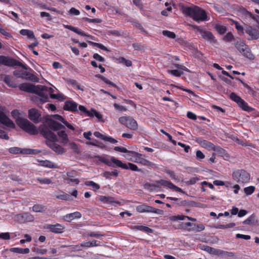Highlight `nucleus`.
I'll return each mask as SVG.
<instances>
[{
    "label": "nucleus",
    "mask_w": 259,
    "mask_h": 259,
    "mask_svg": "<svg viewBox=\"0 0 259 259\" xmlns=\"http://www.w3.org/2000/svg\"><path fill=\"white\" fill-rule=\"evenodd\" d=\"M38 131L47 140V145L54 152L58 154H62L65 152L64 149L61 146L55 143V142L58 141L57 136L51 131H50L45 124L40 125Z\"/></svg>",
    "instance_id": "f257e3e1"
},
{
    "label": "nucleus",
    "mask_w": 259,
    "mask_h": 259,
    "mask_svg": "<svg viewBox=\"0 0 259 259\" xmlns=\"http://www.w3.org/2000/svg\"><path fill=\"white\" fill-rule=\"evenodd\" d=\"M13 117L16 119L18 126L24 131L32 135H36L38 134L37 127L28 119L20 117L18 110H14L11 112Z\"/></svg>",
    "instance_id": "f03ea898"
},
{
    "label": "nucleus",
    "mask_w": 259,
    "mask_h": 259,
    "mask_svg": "<svg viewBox=\"0 0 259 259\" xmlns=\"http://www.w3.org/2000/svg\"><path fill=\"white\" fill-rule=\"evenodd\" d=\"M183 13L198 22L207 20L206 12L197 6L185 8L183 9Z\"/></svg>",
    "instance_id": "7ed1b4c3"
},
{
    "label": "nucleus",
    "mask_w": 259,
    "mask_h": 259,
    "mask_svg": "<svg viewBox=\"0 0 259 259\" xmlns=\"http://www.w3.org/2000/svg\"><path fill=\"white\" fill-rule=\"evenodd\" d=\"M131 153L133 157V158H128L126 157L127 160L133 161L136 163L141 164L142 165L147 166L152 168H157V166L156 164L142 157V156L145 157V155H143L142 154L139 153L135 151L131 152Z\"/></svg>",
    "instance_id": "20e7f679"
},
{
    "label": "nucleus",
    "mask_w": 259,
    "mask_h": 259,
    "mask_svg": "<svg viewBox=\"0 0 259 259\" xmlns=\"http://www.w3.org/2000/svg\"><path fill=\"white\" fill-rule=\"evenodd\" d=\"M233 179L238 183H247L250 179V174L244 169H238L232 174Z\"/></svg>",
    "instance_id": "39448f33"
},
{
    "label": "nucleus",
    "mask_w": 259,
    "mask_h": 259,
    "mask_svg": "<svg viewBox=\"0 0 259 259\" xmlns=\"http://www.w3.org/2000/svg\"><path fill=\"white\" fill-rule=\"evenodd\" d=\"M111 160L117 167L124 169H130L132 171L144 172L142 169L139 168L136 164L132 163H123L121 160L116 159L115 157H112Z\"/></svg>",
    "instance_id": "423d86ee"
},
{
    "label": "nucleus",
    "mask_w": 259,
    "mask_h": 259,
    "mask_svg": "<svg viewBox=\"0 0 259 259\" xmlns=\"http://www.w3.org/2000/svg\"><path fill=\"white\" fill-rule=\"evenodd\" d=\"M0 64L9 67L18 66L22 67L24 69H28V67L25 65L23 64L18 60L4 56H0Z\"/></svg>",
    "instance_id": "0eeeda50"
},
{
    "label": "nucleus",
    "mask_w": 259,
    "mask_h": 259,
    "mask_svg": "<svg viewBox=\"0 0 259 259\" xmlns=\"http://www.w3.org/2000/svg\"><path fill=\"white\" fill-rule=\"evenodd\" d=\"M119 122L131 130L136 131L138 129V123L132 117L122 116L119 118Z\"/></svg>",
    "instance_id": "6e6552de"
},
{
    "label": "nucleus",
    "mask_w": 259,
    "mask_h": 259,
    "mask_svg": "<svg viewBox=\"0 0 259 259\" xmlns=\"http://www.w3.org/2000/svg\"><path fill=\"white\" fill-rule=\"evenodd\" d=\"M193 27L199 32L203 38L205 40L209 41L210 42L215 43L217 42V40L214 38V36L211 32L202 29L198 26L194 25Z\"/></svg>",
    "instance_id": "1a4fd4ad"
},
{
    "label": "nucleus",
    "mask_w": 259,
    "mask_h": 259,
    "mask_svg": "<svg viewBox=\"0 0 259 259\" xmlns=\"http://www.w3.org/2000/svg\"><path fill=\"white\" fill-rule=\"evenodd\" d=\"M136 210L140 213L153 212L159 214H162L163 212L161 209L155 208L145 204L137 206L136 207Z\"/></svg>",
    "instance_id": "9d476101"
},
{
    "label": "nucleus",
    "mask_w": 259,
    "mask_h": 259,
    "mask_svg": "<svg viewBox=\"0 0 259 259\" xmlns=\"http://www.w3.org/2000/svg\"><path fill=\"white\" fill-rule=\"evenodd\" d=\"M201 249L212 255H222L225 254H227L229 256H234V253L232 252L227 251L225 252L223 250L215 249L214 248L211 247L207 245H202L201 247Z\"/></svg>",
    "instance_id": "9b49d317"
},
{
    "label": "nucleus",
    "mask_w": 259,
    "mask_h": 259,
    "mask_svg": "<svg viewBox=\"0 0 259 259\" xmlns=\"http://www.w3.org/2000/svg\"><path fill=\"white\" fill-rule=\"evenodd\" d=\"M9 151L10 153L14 154H36L38 153V152H37V150L31 149L28 148L21 149L17 147L10 148L9 149Z\"/></svg>",
    "instance_id": "f8f14e48"
},
{
    "label": "nucleus",
    "mask_w": 259,
    "mask_h": 259,
    "mask_svg": "<svg viewBox=\"0 0 259 259\" xmlns=\"http://www.w3.org/2000/svg\"><path fill=\"white\" fill-rule=\"evenodd\" d=\"M15 220L19 223H25L28 222H33L34 217L29 212L19 213L15 215Z\"/></svg>",
    "instance_id": "ddd939ff"
},
{
    "label": "nucleus",
    "mask_w": 259,
    "mask_h": 259,
    "mask_svg": "<svg viewBox=\"0 0 259 259\" xmlns=\"http://www.w3.org/2000/svg\"><path fill=\"white\" fill-rule=\"evenodd\" d=\"M155 183L157 184H159L161 186L167 187L176 192H179L183 194H186L185 191H184L180 188L173 184L170 181L161 179L160 180L156 181Z\"/></svg>",
    "instance_id": "4468645a"
},
{
    "label": "nucleus",
    "mask_w": 259,
    "mask_h": 259,
    "mask_svg": "<svg viewBox=\"0 0 259 259\" xmlns=\"http://www.w3.org/2000/svg\"><path fill=\"white\" fill-rule=\"evenodd\" d=\"M46 121L48 122V125L45 124L49 129L52 130L54 131H57L61 129H65L64 126L59 122L55 121L54 120L47 117L46 118Z\"/></svg>",
    "instance_id": "2eb2a0df"
},
{
    "label": "nucleus",
    "mask_w": 259,
    "mask_h": 259,
    "mask_svg": "<svg viewBox=\"0 0 259 259\" xmlns=\"http://www.w3.org/2000/svg\"><path fill=\"white\" fill-rule=\"evenodd\" d=\"M167 199H169L170 200L175 201V202H173L174 205H176L178 206H197V203L192 201H187V200H183L181 201L180 199L172 197H167L166 198Z\"/></svg>",
    "instance_id": "dca6fc26"
},
{
    "label": "nucleus",
    "mask_w": 259,
    "mask_h": 259,
    "mask_svg": "<svg viewBox=\"0 0 259 259\" xmlns=\"http://www.w3.org/2000/svg\"><path fill=\"white\" fill-rule=\"evenodd\" d=\"M47 88L45 86L37 85L34 94H37L40 97V101L42 103H45L49 101L48 94L45 92Z\"/></svg>",
    "instance_id": "f3484780"
},
{
    "label": "nucleus",
    "mask_w": 259,
    "mask_h": 259,
    "mask_svg": "<svg viewBox=\"0 0 259 259\" xmlns=\"http://www.w3.org/2000/svg\"><path fill=\"white\" fill-rule=\"evenodd\" d=\"M28 118L34 123L40 122L41 114L38 110L35 108H31L28 110Z\"/></svg>",
    "instance_id": "a211bd4d"
},
{
    "label": "nucleus",
    "mask_w": 259,
    "mask_h": 259,
    "mask_svg": "<svg viewBox=\"0 0 259 259\" xmlns=\"http://www.w3.org/2000/svg\"><path fill=\"white\" fill-rule=\"evenodd\" d=\"M245 32L248 34L252 39H257L259 38V28H253L252 26L245 25Z\"/></svg>",
    "instance_id": "6ab92c4d"
},
{
    "label": "nucleus",
    "mask_w": 259,
    "mask_h": 259,
    "mask_svg": "<svg viewBox=\"0 0 259 259\" xmlns=\"http://www.w3.org/2000/svg\"><path fill=\"white\" fill-rule=\"evenodd\" d=\"M0 123L10 128L15 127L14 122L2 111H0Z\"/></svg>",
    "instance_id": "aec40b11"
},
{
    "label": "nucleus",
    "mask_w": 259,
    "mask_h": 259,
    "mask_svg": "<svg viewBox=\"0 0 259 259\" xmlns=\"http://www.w3.org/2000/svg\"><path fill=\"white\" fill-rule=\"evenodd\" d=\"M77 107L78 104L76 102L72 100H67L65 102L63 108L65 111L75 112L77 111Z\"/></svg>",
    "instance_id": "412c9836"
},
{
    "label": "nucleus",
    "mask_w": 259,
    "mask_h": 259,
    "mask_svg": "<svg viewBox=\"0 0 259 259\" xmlns=\"http://www.w3.org/2000/svg\"><path fill=\"white\" fill-rule=\"evenodd\" d=\"M195 141L202 147L208 150H213L215 145L208 141L203 140L201 138H196Z\"/></svg>",
    "instance_id": "4be33fe9"
},
{
    "label": "nucleus",
    "mask_w": 259,
    "mask_h": 259,
    "mask_svg": "<svg viewBox=\"0 0 259 259\" xmlns=\"http://www.w3.org/2000/svg\"><path fill=\"white\" fill-rule=\"evenodd\" d=\"M46 228L49 230L51 232L60 234L63 232V230L65 228L60 224H56L55 225H48Z\"/></svg>",
    "instance_id": "5701e85b"
},
{
    "label": "nucleus",
    "mask_w": 259,
    "mask_h": 259,
    "mask_svg": "<svg viewBox=\"0 0 259 259\" xmlns=\"http://www.w3.org/2000/svg\"><path fill=\"white\" fill-rule=\"evenodd\" d=\"M37 86L34 84L23 83L19 85V89L21 91L26 92L30 93H34L36 92Z\"/></svg>",
    "instance_id": "b1692460"
},
{
    "label": "nucleus",
    "mask_w": 259,
    "mask_h": 259,
    "mask_svg": "<svg viewBox=\"0 0 259 259\" xmlns=\"http://www.w3.org/2000/svg\"><path fill=\"white\" fill-rule=\"evenodd\" d=\"M64 27L66 29H68L71 30V31H72L73 32H74L80 35L83 36H87L92 39L95 40L94 36L85 33V32L82 31L81 30H79V29H78L76 27H73L71 25H64Z\"/></svg>",
    "instance_id": "393cba45"
},
{
    "label": "nucleus",
    "mask_w": 259,
    "mask_h": 259,
    "mask_svg": "<svg viewBox=\"0 0 259 259\" xmlns=\"http://www.w3.org/2000/svg\"><path fill=\"white\" fill-rule=\"evenodd\" d=\"M99 200L104 203L106 204H113L115 203L120 204V202L118 201L115 200L114 198L109 196H100Z\"/></svg>",
    "instance_id": "a878e982"
},
{
    "label": "nucleus",
    "mask_w": 259,
    "mask_h": 259,
    "mask_svg": "<svg viewBox=\"0 0 259 259\" xmlns=\"http://www.w3.org/2000/svg\"><path fill=\"white\" fill-rule=\"evenodd\" d=\"M113 157H111L110 159L108 158V156H97L96 158L101 162L104 163L109 166H111L113 167H115L116 165L112 161L111 159Z\"/></svg>",
    "instance_id": "bb28decb"
},
{
    "label": "nucleus",
    "mask_w": 259,
    "mask_h": 259,
    "mask_svg": "<svg viewBox=\"0 0 259 259\" xmlns=\"http://www.w3.org/2000/svg\"><path fill=\"white\" fill-rule=\"evenodd\" d=\"M81 217V214L78 211L70 213L64 216V220L70 222L75 219H79Z\"/></svg>",
    "instance_id": "cd10ccee"
},
{
    "label": "nucleus",
    "mask_w": 259,
    "mask_h": 259,
    "mask_svg": "<svg viewBox=\"0 0 259 259\" xmlns=\"http://www.w3.org/2000/svg\"><path fill=\"white\" fill-rule=\"evenodd\" d=\"M23 79H25L27 80H31L33 82L38 81V78L36 76L27 71L23 72Z\"/></svg>",
    "instance_id": "c85d7f7f"
},
{
    "label": "nucleus",
    "mask_w": 259,
    "mask_h": 259,
    "mask_svg": "<svg viewBox=\"0 0 259 259\" xmlns=\"http://www.w3.org/2000/svg\"><path fill=\"white\" fill-rule=\"evenodd\" d=\"M133 230H137L147 233H152L153 230L146 226L142 225H136L132 227Z\"/></svg>",
    "instance_id": "c756f323"
},
{
    "label": "nucleus",
    "mask_w": 259,
    "mask_h": 259,
    "mask_svg": "<svg viewBox=\"0 0 259 259\" xmlns=\"http://www.w3.org/2000/svg\"><path fill=\"white\" fill-rule=\"evenodd\" d=\"M95 77L100 78L102 80H103L105 83H106L107 84H109L110 87H114L116 88L118 90H119V88L116 85L115 83L112 82V81H110L109 79L105 77L104 76L97 74L95 75Z\"/></svg>",
    "instance_id": "7c9ffc66"
},
{
    "label": "nucleus",
    "mask_w": 259,
    "mask_h": 259,
    "mask_svg": "<svg viewBox=\"0 0 259 259\" xmlns=\"http://www.w3.org/2000/svg\"><path fill=\"white\" fill-rule=\"evenodd\" d=\"M57 134L59 138L61 139V143L62 144L65 145L68 142L69 139L68 135L64 130L59 131Z\"/></svg>",
    "instance_id": "2f4dec72"
},
{
    "label": "nucleus",
    "mask_w": 259,
    "mask_h": 259,
    "mask_svg": "<svg viewBox=\"0 0 259 259\" xmlns=\"http://www.w3.org/2000/svg\"><path fill=\"white\" fill-rule=\"evenodd\" d=\"M241 53L244 57L250 60H253L254 59V56L251 53V51L248 46H247L246 48H245L244 51H243Z\"/></svg>",
    "instance_id": "473e14b6"
},
{
    "label": "nucleus",
    "mask_w": 259,
    "mask_h": 259,
    "mask_svg": "<svg viewBox=\"0 0 259 259\" xmlns=\"http://www.w3.org/2000/svg\"><path fill=\"white\" fill-rule=\"evenodd\" d=\"M258 222L256 219V216L254 214H252L249 218L243 222L244 225H255Z\"/></svg>",
    "instance_id": "72a5a7b5"
},
{
    "label": "nucleus",
    "mask_w": 259,
    "mask_h": 259,
    "mask_svg": "<svg viewBox=\"0 0 259 259\" xmlns=\"http://www.w3.org/2000/svg\"><path fill=\"white\" fill-rule=\"evenodd\" d=\"M118 174L119 171L116 169H114L113 171L111 172L107 171H105L103 174V176L106 179H111L112 176H113L115 178L117 177L118 176Z\"/></svg>",
    "instance_id": "f704fd0d"
},
{
    "label": "nucleus",
    "mask_w": 259,
    "mask_h": 259,
    "mask_svg": "<svg viewBox=\"0 0 259 259\" xmlns=\"http://www.w3.org/2000/svg\"><path fill=\"white\" fill-rule=\"evenodd\" d=\"M234 45L240 53L244 51L245 48H246L247 46L240 39L237 40L235 42Z\"/></svg>",
    "instance_id": "c9c22d12"
},
{
    "label": "nucleus",
    "mask_w": 259,
    "mask_h": 259,
    "mask_svg": "<svg viewBox=\"0 0 259 259\" xmlns=\"http://www.w3.org/2000/svg\"><path fill=\"white\" fill-rule=\"evenodd\" d=\"M10 251L12 252L20 253V254H27L29 252V249L28 248H21L18 247H13L10 248Z\"/></svg>",
    "instance_id": "e433bc0d"
},
{
    "label": "nucleus",
    "mask_w": 259,
    "mask_h": 259,
    "mask_svg": "<svg viewBox=\"0 0 259 259\" xmlns=\"http://www.w3.org/2000/svg\"><path fill=\"white\" fill-rule=\"evenodd\" d=\"M20 33L22 35L27 36L28 38L35 39L34 33L32 30L28 29H21L20 31Z\"/></svg>",
    "instance_id": "4c0bfd02"
},
{
    "label": "nucleus",
    "mask_w": 259,
    "mask_h": 259,
    "mask_svg": "<svg viewBox=\"0 0 259 259\" xmlns=\"http://www.w3.org/2000/svg\"><path fill=\"white\" fill-rule=\"evenodd\" d=\"M4 82L9 87L12 88H16L17 84L13 81V77L9 75H6L4 79Z\"/></svg>",
    "instance_id": "58836bf2"
},
{
    "label": "nucleus",
    "mask_w": 259,
    "mask_h": 259,
    "mask_svg": "<svg viewBox=\"0 0 259 259\" xmlns=\"http://www.w3.org/2000/svg\"><path fill=\"white\" fill-rule=\"evenodd\" d=\"M240 108H241L244 111H247L248 112H250L254 110V109L248 106V104L245 102L243 100L241 102V104L239 106Z\"/></svg>",
    "instance_id": "ea45409f"
},
{
    "label": "nucleus",
    "mask_w": 259,
    "mask_h": 259,
    "mask_svg": "<svg viewBox=\"0 0 259 259\" xmlns=\"http://www.w3.org/2000/svg\"><path fill=\"white\" fill-rule=\"evenodd\" d=\"M46 209L45 206L40 204H34L32 207V210L36 212H42Z\"/></svg>",
    "instance_id": "a19ab883"
},
{
    "label": "nucleus",
    "mask_w": 259,
    "mask_h": 259,
    "mask_svg": "<svg viewBox=\"0 0 259 259\" xmlns=\"http://www.w3.org/2000/svg\"><path fill=\"white\" fill-rule=\"evenodd\" d=\"M163 171L168 175L172 180L179 181L178 177L176 176L174 171H172L167 168H165Z\"/></svg>",
    "instance_id": "79ce46f5"
},
{
    "label": "nucleus",
    "mask_w": 259,
    "mask_h": 259,
    "mask_svg": "<svg viewBox=\"0 0 259 259\" xmlns=\"http://www.w3.org/2000/svg\"><path fill=\"white\" fill-rule=\"evenodd\" d=\"M133 25L136 27L138 29H139L140 32L142 34L147 35L148 34V32L147 31L145 30L142 25L138 22L134 21L133 22Z\"/></svg>",
    "instance_id": "37998d69"
},
{
    "label": "nucleus",
    "mask_w": 259,
    "mask_h": 259,
    "mask_svg": "<svg viewBox=\"0 0 259 259\" xmlns=\"http://www.w3.org/2000/svg\"><path fill=\"white\" fill-rule=\"evenodd\" d=\"M214 28L220 34H224L227 31V28L226 26L219 24H216L214 26Z\"/></svg>",
    "instance_id": "c03bdc74"
},
{
    "label": "nucleus",
    "mask_w": 259,
    "mask_h": 259,
    "mask_svg": "<svg viewBox=\"0 0 259 259\" xmlns=\"http://www.w3.org/2000/svg\"><path fill=\"white\" fill-rule=\"evenodd\" d=\"M42 165L49 168H57V165L54 163L49 161V160H45L42 161Z\"/></svg>",
    "instance_id": "a18cd8bd"
},
{
    "label": "nucleus",
    "mask_w": 259,
    "mask_h": 259,
    "mask_svg": "<svg viewBox=\"0 0 259 259\" xmlns=\"http://www.w3.org/2000/svg\"><path fill=\"white\" fill-rule=\"evenodd\" d=\"M84 184L87 186L92 187L94 191L99 190L100 188V185L93 181H86Z\"/></svg>",
    "instance_id": "49530a36"
},
{
    "label": "nucleus",
    "mask_w": 259,
    "mask_h": 259,
    "mask_svg": "<svg viewBox=\"0 0 259 259\" xmlns=\"http://www.w3.org/2000/svg\"><path fill=\"white\" fill-rule=\"evenodd\" d=\"M168 73L177 77H180L183 74V72L179 69H172L167 71Z\"/></svg>",
    "instance_id": "de8ad7c7"
},
{
    "label": "nucleus",
    "mask_w": 259,
    "mask_h": 259,
    "mask_svg": "<svg viewBox=\"0 0 259 259\" xmlns=\"http://www.w3.org/2000/svg\"><path fill=\"white\" fill-rule=\"evenodd\" d=\"M205 229V227L203 224H196V226L188 229V231H196V232H200Z\"/></svg>",
    "instance_id": "09e8293b"
},
{
    "label": "nucleus",
    "mask_w": 259,
    "mask_h": 259,
    "mask_svg": "<svg viewBox=\"0 0 259 259\" xmlns=\"http://www.w3.org/2000/svg\"><path fill=\"white\" fill-rule=\"evenodd\" d=\"M162 33L164 36H165L169 38L175 39L176 37V35L174 32L168 30H163Z\"/></svg>",
    "instance_id": "8fccbe9b"
},
{
    "label": "nucleus",
    "mask_w": 259,
    "mask_h": 259,
    "mask_svg": "<svg viewBox=\"0 0 259 259\" xmlns=\"http://www.w3.org/2000/svg\"><path fill=\"white\" fill-rule=\"evenodd\" d=\"M56 197L58 199L63 200H72V199L69 194L67 193H63V194H60L59 195H57Z\"/></svg>",
    "instance_id": "3c124183"
},
{
    "label": "nucleus",
    "mask_w": 259,
    "mask_h": 259,
    "mask_svg": "<svg viewBox=\"0 0 259 259\" xmlns=\"http://www.w3.org/2000/svg\"><path fill=\"white\" fill-rule=\"evenodd\" d=\"M114 150L116 151H118V152H123V153H130V154H131V152H134V151L128 150L125 147H120V146L115 147L114 148Z\"/></svg>",
    "instance_id": "603ef678"
},
{
    "label": "nucleus",
    "mask_w": 259,
    "mask_h": 259,
    "mask_svg": "<svg viewBox=\"0 0 259 259\" xmlns=\"http://www.w3.org/2000/svg\"><path fill=\"white\" fill-rule=\"evenodd\" d=\"M255 190V187L252 186H250L247 187H245L244 189V192L247 195H249L252 194Z\"/></svg>",
    "instance_id": "864d4df0"
},
{
    "label": "nucleus",
    "mask_w": 259,
    "mask_h": 259,
    "mask_svg": "<svg viewBox=\"0 0 259 259\" xmlns=\"http://www.w3.org/2000/svg\"><path fill=\"white\" fill-rule=\"evenodd\" d=\"M36 180L41 184H50L52 183V180L49 178H37Z\"/></svg>",
    "instance_id": "5fc2aeb1"
},
{
    "label": "nucleus",
    "mask_w": 259,
    "mask_h": 259,
    "mask_svg": "<svg viewBox=\"0 0 259 259\" xmlns=\"http://www.w3.org/2000/svg\"><path fill=\"white\" fill-rule=\"evenodd\" d=\"M69 146L70 148L76 153L78 154L80 153V151L77 146V145L74 143L72 142L69 143Z\"/></svg>",
    "instance_id": "6e6d98bb"
},
{
    "label": "nucleus",
    "mask_w": 259,
    "mask_h": 259,
    "mask_svg": "<svg viewBox=\"0 0 259 259\" xmlns=\"http://www.w3.org/2000/svg\"><path fill=\"white\" fill-rule=\"evenodd\" d=\"M234 23L235 25V28L238 30L239 34H244V28L243 27L239 24L238 22L237 21H234Z\"/></svg>",
    "instance_id": "4d7b16f0"
},
{
    "label": "nucleus",
    "mask_w": 259,
    "mask_h": 259,
    "mask_svg": "<svg viewBox=\"0 0 259 259\" xmlns=\"http://www.w3.org/2000/svg\"><path fill=\"white\" fill-rule=\"evenodd\" d=\"M107 34L108 35H114L116 36H120L121 35V32L116 30H111L107 32Z\"/></svg>",
    "instance_id": "13d9d810"
},
{
    "label": "nucleus",
    "mask_w": 259,
    "mask_h": 259,
    "mask_svg": "<svg viewBox=\"0 0 259 259\" xmlns=\"http://www.w3.org/2000/svg\"><path fill=\"white\" fill-rule=\"evenodd\" d=\"M223 39L226 41L230 42L234 39V36L231 32H228L224 36Z\"/></svg>",
    "instance_id": "bf43d9fd"
},
{
    "label": "nucleus",
    "mask_w": 259,
    "mask_h": 259,
    "mask_svg": "<svg viewBox=\"0 0 259 259\" xmlns=\"http://www.w3.org/2000/svg\"><path fill=\"white\" fill-rule=\"evenodd\" d=\"M199 178H192L189 181H186L185 184L189 186L195 184L198 180Z\"/></svg>",
    "instance_id": "052dcab7"
},
{
    "label": "nucleus",
    "mask_w": 259,
    "mask_h": 259,
    "mask_svg": "<svg viewBox=\"0 0 259 259\" xmlns=\"http://www.w3.org/2000/svg\"><path fill=\"white\" fill-rule=\"evenodd\" d=\"M196 159L198 160H201L205 157L204 154L200 151L197 150L196 152Z\"/></svg>",
    "instance_id": "680f3d73"
},
{
    "label": "nucleus",
    "mask_w": 259,
    "mask_h": 259,
    "mask_svg": "<svg viewBox=\"0 0 259 259\" xmlns=\"http://www.w3.org/2000/svg\"><path fill=\"white\" fill-rule=\"evenodd\" d=\"M121 62L124 64L126 66L130 67L132 65V62L131 60H127L124 58L122 57L121 59Z\"/></svg>",
    "instance_id": "e2e57ef3"
},
{
    "label": "nucleus",
    "mask_w": 259,
    "mask_h": 259,
    "mask_svg": "<svg viewBox=\"0 0 259 259\" xmlns=\"http://www.w3.org/2000/svg\"><path fill=\"white\" fill-rule=\"evenodd\" d=\"M213 151L218 152V153L222 155L225 154L226 152L225 150H224V149L222 148L219 146H218L217 147H214V148Z\"/></svg>",
    "instance_id": "0e129e2a"
},
{
    "label": "nucleus",
    "mask_w": 259,
    "mask_h": 259,
    "mask_svg": "<svg viewBox=\"0 0 259 259\" xmlns=\"http://www.w3.org/2000/svg\"><path fill=\"white\" fill-rule=\"evenodd\" d=\"M94 135L98 138H100L104 141H105L106 140V136H105L103 134H102L101 133H100L99 132H95L94 133Z\"/></svg>",
    "instance_id": "69168bd1"
},
{
    "label": "nucleus",
    "mask_w": 259,
    "mask_h": 259,
    "mask_svg": "<svg viewBox=\"0 0 259 259\" xmlns=\"http://www.w3.org/2000/svg\"><path fill=\"white\" fill-rule=\"evenodd\" d=\"M0 239L9 240L10 239V233L8 232L0 233Z\"/></svg>",
    "instance_id": "338daca9"
},
{
    "label": "nucleus",
    "mask_w": 259,
    "mask_h": 259,
    "mask_svg": "<svg viewBox=\"0 0 259 259\" xmlns=\"http://www.w3.org/2000/svg\"><path fill=\"white\" fill-rule=\"evenodd\" d=\"M93 58L100 61V62H104L105 59L99 55L98 54L95 53L93 55Z\"/></svg>",
    "instance_id": "774afa93"
}]
</instances>
